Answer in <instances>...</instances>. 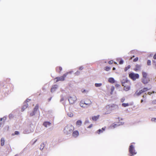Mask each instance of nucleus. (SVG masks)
Returning a JSON list of instances; mask_svg holds the SVG:
<instances>
[{
    "label": "nucleus",
    "mask_w": 156,
    "mask_h": 156,
    "mask_svg": "<svg viewBox=\"0 0 156 156\" xmlns=\"http://www.w3.org/2000/svg\"><path fill=\"white\" fill-rule=\"evenodd\" d=\"M113 63V61L112 60H111L109 61L108 63L110 64H112Z\"/></svg>",
    "instance_id": "obj_42"
},
{
    "label": "nucleus",
    "mask_w": 156,
    "mask_h": 156,
    "mask_svg": "<svg viewBox=\"0 0 156 156\" xmlns=\"http://www.w3.org/2000/svg\"><path fill=\"white\" fill-rule=\"evenodd\" d=\"M51 97L50 98H49V99H48V101H50L51 100Z\"/></svg>",
    "instance_id": "obj_55"
},
{
    "label": "nucleus",
    "mask_w": 156,
    "mask_h": 156,
    "mask_svg": "<svg viewBox=\"0 0 156 156\" xmlns=\"http://www.w3.org/2000/svg\"><path fill=\"white\" fill-rule=\"evenodd\" d=\"M80 73V72L79 71H77L75 73V74L76 75H79Z\"/></svg>",
    "instance_id": "obj_40"
},
{
    "label": "nucleus",
    "mask_w": 156,
    "mask_h": 156,
    "mask_svg": "<svg viewBox=\"0 0 156 156\" xmlns=\"http://www.w3.org/2000/svg\"><path fill=\"white\" fill-rule=\"evenodd\" d=\"M122 106L123 107H126L128 106H129V104L128 103H123L122 104Z\"/></svg>",
    "instance_id": "obj_26"
},
{
    "label": "nucleus",
    "mask_w": 156,
    "mask_h": 156,
    "mask_svg": "<svg viewBox=\"0 0 156 156\" xmlns=\"http://www.w3.org/2000/svg\"><path fill=\"white\" fill-rule=\"evenodd\" d=\"M3 121H2V119H0V127L1 126L2 124H3Z\"/></svg>",
    "instance_id": "obj_34"
},
{
    "label": "nucleus",
    "mask_w": 156,
    "mask_h": 156,
    "mask_svg": "<svg viewBox=\"0 0 156 156\" xmlns=\"http://www.w3.org/2000/svg\"><path fill=\"white\" fill-rule=\"evenodd\" d=\"M88 122H89L88 121H87V120H86V121H85V122H86V123H88Z\"/></svg>",
    "instance_id": "obj_58"
},
{
    "label": "nucleus",
    "mask_w": 156,
    "mask_h": 156,
    "mask_svg": "<svg viewBox=\"0 0 156 156\" xmlns=\"http://www.w3.org/2000/svg\"><path fill=\"white\" fill-rule=\"evenodd\" d=\"M155 93L154 91H153L152 93H152Z\"/></svg>",
    "instance_id": "obj_63"
},
{
    "label": "nucleus",
    "mask_w": 156,
    "mask_h": 156,
    "mask_svg": "<svg viewBox=\"0 0 156 156\" xmlns=\"http://www.w3.org/2000/svg\"><path fill=\"white\" fill-rule=\"evenodd\" d=\"M153 58L154 59H156V53L154 55L153 57Z\"/></svg>",
    "instance_id": "obj_47"
},
{
    "label": "nucleus",
    "mask_w": 156,
    "mask_h": 156,
    "mask_svg": "<svg viewBox=\"0 0 156 156\" xmlns=\"http://www.w3.org/2000/svg\"><path fill=\"white\" fill-rule=\"evenodd\" d=\"M64 100V98L63 97H62L60 100V101L61 102V101H63Z\"/></svg>",
    "instance_id": "obj_49"
},
{
    "label": "nucleus",
    "mask_w": 156,
    "mask_h": 156,
    "mask_svg": "<svg viewBox=\"0 0 156 156\" xmlns=\"http://www.w3.org/2000/svg\"><path fill=\"white\" fill-rule=\"evenodd\" d=\"M112 108L116 109L118 108V107L117 105L113 104H110L108 106H107L106 107V109H109L111 111L112 110H113V109Z\"/></svg>",
    "instance_id": "obj_7"
},
{
    "label": "nucleus",
    "mask_w": 156,
    "mask_h": 156,
    "mask_svg": "<svg viewBox=\"0 0 156 156\" xmlns=\"http://www.w3.org/2000/svg\"><path fill=\"white\" fill-rule=\"evenodd\" d=\"M125 98H122L121 99V101L122 102H124V101H125Z\"/></svg>",
    "instance_id": "obj_43"
},
{
    "label": "nucleus",
    "mask_w": 156,
    "mask_h": 156,
    "mask_svg": "<svg viewBox=\"0 0 156 156\" xmlns=\"http://www.w3.org/2000/svg\"><path fill=\"white\" fill-rule=\"evenodd\" d=\"M20 133L19 131H15V133H14V134H12V135H18Z\"/></svg>",
    "instance_id": "obj_32"
},
{
    "label": "nucleus",
    "mask_w": 156,
    "mask_h": 156,
    "mask_svg": "<svg viewBox=\"0 0 156 156\" xmlns=\"http://www.w3.org/2000/svg\"><path fill=\"white\" fill-rule=\"evenodd\" d=\"M146 95H143V98H144L145 97H146Z\"/></svg>",
    "instance_id": "obj_56"
},
{
    "label": "nucleus",
    "mask_w": 156,
    "mask_h": 156,
    "mask_svg": "<svg viewBox=\"0 0 156 156\" xmlns=\"http://www.w3.org/2000/svg\"><path fill=\"white\" fill-rule=\"evenodd\" d=\"M5 139L3 137L1 138V145L2 146H4L5 143Z\"/></svg>",
    "instance_id": "obj_20"
},
{
    "label": "nucleus",
    "mask_w": 156,
    "mask_h": 156,
    "mask_svg": "<svg viewBox=\"0 0 156 156\" xmlns=\"http://www.w3.org/2000/svg\"><path fill=\"white\" fill-rule=\"evenodd\" d=\"M138 57H136L135 58L133 59V62H136L138 60Z\"/></svg>",
    "instance_id": "obj_35"
},
{
    "label": "nucleus",
    "mask_w": 156,
    "mask_h": 156,
    "mask_svg": "<svg viewBox=\"0 0 156 156\" xmlns=\"http://www.w3.org/2000/svg\"><path fill=\"white\" fill-rule=\"evenodd\" d=\"M105 128H102L101 129V130H102V132L103 131H105Z\"/></svg>",
    "instance_id": "obj_50"
},
{
    "label": "nucleus",
    "mask_w": 156,
    "mask_h": 156,
    "mask_svg": "<svg viewBox=\"0 0 156 156\" xmlns=\"http://www.w3.org/2000/svg\"><path fill=\"white\" fill-rule=\"evenodd\" d=\"M128 80L127 79V78H125L123 80H121V82L122 86H124V84L128 83Z\"/></svg>",
    "instance_id": "obj_11"
},
{
    "label": "nucleus",
    "mask_w": 156,
    "mask_h": 156,
    "mask_svg": "<svg viewBox=\"0 0 156 156\" xmlns=\"http://www.w3.org/2000/svg\"><path fill=\"white\" fill-rule=\"evenodd\" d=\"M141 66L138 64L136 65L135 68L134 69V70L136 71L139 70L140 69Z\"/></svg>",
    "instance_id": "obj_15"
},
{
    "label": "nucleus",
    "mask_w": 156,
    "mask_h": 156,
    "mask_svg": "<svg viewBox=\"0 0 156 156\" xmlns=\"http://www.w3.org/2000/svg\"><path fill=\"white\" fill-rule=\"evenodd\" d=\"M143 99L141 100V102L142 103V102H143Z\"/></svg>",
    "instance_id": "obj_60"
},
{
    "label": "nucleus",
    "mask_w": 156,
    "mask_h": 156,
    "mask_svg": "<svg viewBox=\"0 0 156 156\" xmlns=\"http://www.w3.org/2000/svg\"><path fill=\"white\" fill-rule=\"evenodd\" d=\"M152 62H153V63H155V61L154 60H152Z\"/></svg>",
    "instance_id": "obj_59"
},
{
    "label": "nucleus",
    "mask_w": 156,
    "mask_h": 156,
    "mask_svg": "<svg viewBox=\"0 0 156 156\" xmlns=\"http://www.w3.org/2000/svg\"><path fill=\"white\" fill-rule=\"evenodd\" d=\"M62 68L61 67H57L56 68V70L57 72L60 73V71L62 70Z\"/></svg>",
    "instance_id": "obj_24"
},
{
    "label": "nucleus",
    "mask_w": 156,
    "mask_h": 156,
    "mask_svg": "<svg viewBox=\"0 0 156 156\" xmlns=\"http://www.w3.org/2000/svg\"><path fill=\"white\" fill-rule=\"evenodd\" d=\"M123 86L124 87V90L126 91H127L130 89V87L127 85L126 84H124V86Z\"/></svg>",
    "instance_id": "obj_16"
},
{
    "label": "nucleus",
    "mask_w": 156,
    "mask_h": 156,
    "mask_svg": "<svg viewBox=\"0 0 156 156\" xmlns=\"http://www.w3.org/2000/svg\"><path fill=\"white\" fill-rule=\"evenodd\" d=\"M73 136L75 137H77L79 135V132L77 131H75L73 133Z\"/></svg>",
    "instance_id": "obj_13"
},
{
    "label": "nucleus",
    "mask_w": 156,
    "mask_h": 156,
    "mask_svg": "<svg viewBox=\"0 0 156 156\" xmlns=\"http://www.w3.org/2000/svg\"><path fill=\"white\" fill-rule=\"evenodd\" d=\"M142 74L143 76V78H146L147 77V73L145 72H143L142 73Z\"/></svg>",
    "instance_id": "obj_21"
},
{
    "label": "nucleus",
    "mask_w": 156,
    "mask_h": 156,
    "mask_svg": "<svg viewBox=\"0 0 156 156\" xmlns=\"http://www.w3.org/2000/svg\"><path fill=\"white\" fill-rule=\"evenodd\" d=\"M45 145V144L43 142L40 145V149L41 150H42L44 149V147Z\"/></svg>",
    "instance_id": "obj_19"
},
{
    "label": "nucleus",
    "mask_w": 156,
    "mask_h": 156,
    "mask_svg": "<svg viewBox=\"0 0 156 156\" xmlns=\"http://www.w3.org/2000/svg\"><path fill=\"white\" fill-rule=\"evenodd\" d=\"M142 92H141V91L140 90L139 92H138V91H137L135 94H134V96H135L136 95H137V96H139L141 94Z\"/></svg>",
    "instance_id": "obj_23"
},
{
    "label": "nucleus",
    "mask_w": 156,
    "mask_h": 156,
    "mask_svg": "<svg viewBox=\"0 0 156 156\" xmlns=\"http://www.w3.org/2000/svg\"><path fill=\"white\" fill-rule=\"evenodd\" d=\"M129 77L133 80H135L136 79H138L139 78V75L137 73H131L129 74Z\"/></svg>",
    "instance_id": "obj_3"
},
{
    "label": "nucleus",
    "mask_w": 156,
    "mask_h": 156,
    "mask_svg": "<svg viewBox=\"0 0 156 156\" xmlns=\"http://www.w3.org/2000/svg\"><path fill=\"white\" fill-rule=\"evenodd\" d=\"M88 103H85V102L83 101H81L80 104V106L84 108H87V107L86 106H84V105H90L92 103L91 101L90 100H88Z\"/></svg>",
    "instance_id": "obj_4"
},
{
    "label": "nucleus",
    "mask_w": 156,
    "mask_h": 156,
    "mask_svg": "<svg viewBox=\"0 0 156 156\" xmlns=\"http://www.w3.org/2000/svg\"><path fill=\"white\" fill-rule=\"evenodd\" d=\"M115 67H113L112 69L113 70H115Z\"/></svg>",
    "instance_id": "obj_57"
},
{
    "label": "nucleus",
    "mask_w": 156,
    "mask_h": 156,
    "mask_svg": "<svg viewBox=\"0 0 156 156\" xmlns=\"http://www.w3.org/2000/svg\"><path fill=\"white\" fill-rule=\"evenodd\" d=\"M51 125V123L48 122H45L43 123V125L46 127L50 126Z\"/></svg>",
    "instance_id": "obj_12"
},
{
    "label": "nucleus",
    "mask_w": 156,
    "mask_h": 156,
    "mask_svg": "<svg viewBox=\"0 0 156 156\" xmlns=\"http://www.w3.org/2000/svg\"><path fill=\"white\" fill-rule=\"evenodd\" d=\"M58 86L57 85H54L53 86L51 89V92H54L55 89L57 88Z\"/></svg>",
    "instance_id": "obj_14"
},
{
    "label": "nucleus",
    "mask_w": 156,
    "mask_h": 156,
    "mask_svg": "<svg viewBox=\"0 0 156 156\" xmlns=\"http://www.w3.org/2000/svg\"><path fill=\"white\" fill-rule=\"evenodd\" d=\"M2 121L3 122L4 121H5L6 119V118L5 117H4L3 118H2Z\"/></svg>",
    "instance_id": "obj_45"
},
{
    "label": "nucleus",
    "mask_w": 156,
    "mask_h": 156,
    "mask_svg": "<svg viewBox=\"0 0 156 156\" xmlns=\"http://www.w3.org/2000/svg\"><path fill=\"white\" fill-rule=\"evenodd\" d=\"M30 99H27L23 103V106L22 110V111H23L28 106V104L27 103V102H28L29 101H30Z\"/></svg>",
    "instance_id": "obj_8"
},
{
    "label": "nucleus",
    "mask_w": 156,
    "mask_h": 156,
    "mask_svg": "<svg viewBox=\"0 0 156 156\" xmlns=\"http://www.w3.org/2000/svg\"><path fill=\"white\" fill-rule=\"evenodd\" d=\"M101 83H95V86L96 87H101L102 85Z\"/></svg>",
    "instance_id": "obj_27"
},
{
    "label": "nucleus",
    "mask_w": 156,
    "mask_h": 156,
    "mask_svg": "<svg viewBox=\"0 0 156 156\" xmlns=\"http://www.w3.org/2000/svg\"><path fill=\"white\" fill-rule=\"evenodd\" d=\"M148 89L147 88H144L142 90H141L140 91H141V92L142 93H143V92H145L146 91H147Z\"/></svg>",
    "instance_id": "obj_28"
},
{
    "label": "nucleus",
    "mask_w": 156,
    "mask_h": 156,
    "mask_svg": "<svg viewBox=\"0 0 156 156\" xmlns=\"http://www.w3.org/2000/svg\"><path fill=\"white\" fill-rule=\"evenodd\" d=\"M23 133H26V131H23Z\"/></svg>",
    "instance_id": "obj_61"
},
{
    "label": "nucleus",
    "mask_w": 156,
    "mask_h": 156,
    "mask_svg": "<svg viewBox=\"0 0 156 156\" xmlns=\"http://www.w3.org/2000/svg\"><path fill=\"white\" fill-rule=\"evenodd\" d=\"M88 100H89V99H88V100H86V101L85 102V103H88V102H88Z\"/></svg>",
    "instance_id": "obj_54"
},
{
    "label": "nucleus",
    "mask_w": 156,
    "mask_h": 156,
    "mask_svg": "<svg viewBox=\"0 0 156 156\" xmlns=\"http://www.w3.org/2000/svg\"><path fill=\"white\" fill-rule=\"evenodd\" d=\"M121 124L119 123H118L117 124L115 123H114L112 124L110 127L109 128L110 129H114L115 127L120 126Z\"/></svg>",
    "instance_id": "obj_10"
},
{
    "label": "nucleus",
    "mask_w": 156,
    "mask_h": 156,
    "mask_svg": "<svg viewBox=\"0 0 156 156\" xmlns=\"http://www.w3.org/2000/svg\"><path fill=\"white\" fill-rule=\"evenodd\" d=\"M150 81V79L149 78L147 77L145 78H142L141 79L142 82L144 84H146L147 83Z\"/></svg>",
    "instance_id": "obj_9"
},
{
    "label": "nucleus",
    "mask_w": 156,
    "mask_h": 156,
    "mask_svg": "<svg viewBox=\"0 0 156 156\" xmlns=\"http://www.w3.org/2000/svg\"><path fill=\"white\" fill-rule=\"evenodd\" d=\"M73 72V71H69V72H67V73H68V74H69V73H71Z\"/></svg>",
    "instance_id": "obj_52"
},
{
    "label": "nucleus",
    "mask_w": 156,
    "mask_h": 156,
    "mask_svg": "<svg viewBox=\"0 0 156 156\" xmlns=\"http://www.w3.org/2000/svg\"><path fill=\"white\" fill-rule=\"evenodd\" d=\"M73 129L74 127L72 125H68L65 127L63 132L66 134L69 135L72 133Z\"/></svg>",
    "instance_id": "obj_1"
},
{
    "label": "nucleus",
    "mask_w": 156,
    "mask_h": 156,
    "mask_svg": "<svg viewBox=\"0 0 156 156\" xmlns=\"http://www.w3.org/2000/svg\"><path fill=\"white\" fill-rule=\"evenodd\" d=\"M92 126V124H91L88 127V128H91Z\"/></svg>",
    "instance_id": "obj_46"
},
{
    "label": "nucleus",
    "mask_w": 156,
    "mask_h": 156,
    "mask_svg": "<svg viewBox=\"0 0 156 156\" xmlns=\"http://www.w3.org/2000/svg\"><path fill=\"white\" fill-rule=\"evenodd\" d=\"M147 65L148 66H150L151 65V61L150 60H147Z\"/></svg>",
    "instance_id": "obj_31"
},
{
    "label": "nucleus",
    "mask_w": 156,
    "mask_h": 156,
    "mask_svg": "<svg viewBox=\"0 0 156 156\" xmlns=\"http://www.w3.org/2000/svg\"><path fill=\"white\" fill-rule=\"evenodd\" d=\"M114 87H113L111 89V92H113V91L114 90Z\"/></svg>",
    "instance_id": "obj_48"
},
{
    "label": "nucleus",
    "mask_w": 156,
    "mask_h": 156,
    "mask_svg": "<svg viewBox=\"0 0 156 156\" xmlns=\"http://www.w3.org/2000/svg\"><path fill=\"white\" fill-rule=\"evenodd\" d=\"M70 117H72L73 116V114L72 112L68 113L67 114Z\"/></svg>",
    "instance_id": "obj_29"
},
{
    "label": "nucleus",
    "mask_w": 156,
    "mask_h": 156,
    "mask_svg": "<svg viewBox=\"0 0 156 156\" xmlns=\"http://www.w3.org/2000/svg\"><path fill=\"white\" fill-rule=\"evenodd\" d=\"M82 123V122L80 120H78V121H77L76 122V125H78L79 126H80L81 125Z\"/></svg>",
    "instance_id": "obj_25"
},
{
    "label": "nucleus",
    "mask_w": 156,
    "mask_h": 156,
    "mask_svg": "<svg viewBox=\"0 0 156 156\" xmlns=\"http://www.w3.org/2000/svg\"><path fill=\"white\" fill-rule=\"evenodd\" d=\"M38 109V105L37 104L35 106V108L34 109V110L33 111V112L35 113V114L36 113Z\"/></svg>",
    "instance_id": "obj_17"
},
{
    "label": "nucleus",
    "mask_w": 156,
    "mask_h": 156,
    "mask_svg": "<svg viewBox=\"0 0 156 156\" xmlns=\"http://www.w3.org/2000/svg\"><path fill=\"white\" fill-rule=\"evenodd\" d=\"M68 74V73H66L64 74L62 76L59 77H57L56 79H57L56 82L59 81H63L65 80V78L66 77L67 75Z\"/></svg>",
    "instance_id": "obj_6"
},
{
    "label": "nucleus",
    "mask_w": 156,
    "mask_h": 156,
    "mask_svg": "<svg viewBox=\"0 0 156 156\" xmlns=\"http://www.w3.org/2000/svg\"><path fill=\"white\" fill-rule=\"evenodd\" d=\"M35 114V113H34L33 112H31L30 113V115L31 116H33Z\"/></svg>",
    "instance_id": "obj_38"
},
{
    "label": "nucleus",
    "mask_w": 156,
    "mask_h": 156,
    "mask_svg": "<svg viewBox=\"0 0 156 156\" xmlns=\"http://www.w3.org/2000/svg\"><path fill=\"white\" fill-rule=\"evenodd\" d=\"M148 94L150 95H151V94H152V93L150 92H148Z\"/></svg>",
    "instance_id": "obj_53"
},
{
    "label": "nucleus",
    "mask_w": 156,
    "mask_h": 156,
    "mask_svg": "<svg viewBox=\"0 0 156 156\" xmlns=\"http://www.w3.org/2000/svg\"><path fill=\"white\" fill-rule=\"evenodd\" d=\"M130 68V66L128 65L127 67H125V71H126L127 70L129 69Z\"/></svg>",
    "instance_id": "obj_30"
},
{
    "label": "nucleus",
    "mask_w": 156,
    "mask_h": 156,
    "mask_svg": "<svg viewBox=\"0 0 156 156\" xmlns=\"http://www.w3.org/2000/svg\"><path fill=\"white\" fill-rule=\"evenodd\" d=\"M129 151L130 154L129 155L130 156H132L136 154L134 147L132 144H131L129 147Z\"/></svg>",
    "instance_id": "obj_2"
},
{
    "label": "nucleus",
    "mask_w": 156,
    "mask_h": 156,
    "mask_svg": "<svg viewBox=\"0 0 156 156\" xmlns=\"http://www.w3.org/2000/svg\"><path fill=\"white\" fill-rule=\"evenodd\" d=\"M99 117V115H98L96 116H94L92 117V119L94 121H96L97 120Z\"/></svg>",
    "instance_id": "obj_22"
},
{
    "label": "nucleus",
    "mask_w": 156,
    "mask_h": 156,
    "mask_svg": "<svg viewBox=\"0 0 156 156\" xmlns=\"http://www.w3.org/2000/svg\"><path fill=\"white\" fill-rule=\"evenodd\" d=\"M119 86V85H118V84H116V86H117V87H118V86Z\"/></svg>",
    "instance_id": "obj_62"
},
{
    "label": "nucleus",
    "mask_w": 156,
    "mask_h": 156,
    "mask_svg": "<svg viewBox=\"0 0 156 156\" xmlns=\"http://www.w3.org/2000/svg\"><path fill=\"white\" fill-rule=\"evenodd\" d=\"M101 132H102V130L101 129H99L97 131V133L98 134L100 133Z\"/></svg>",
    "instance_id": "obj_37"
},
{
    "label": "nucleus",
    "mask_w": 156,
    "mask_h": 156,
    "mask_svg": "<svg viewBox=\"0 0 156 156\" xmlns=\"http://www.w3.org/2000/svg\"><path fill=\"white\" fill-rule=\"evenodd\" d=\"M110 69V68L109 67L106 66L105 67V69L106 71H108Z\"/></svg>",
    "instance_id": "obj_33"
},
{
    "label": "nucleus",
    "mask_w": 156,
    "mask_h": 156,
    "mask_svg": "<svg viewBox=\"0 0 156 156\" xmlns=\"http://www.w3.org/2000/svg\"><path fill=\"white\" fill-rule=\"evenodd\" d=\"M83 66H81L80 67L79 69L80 70H82L83 69Z\"/></svg>",
    "instance_id": "obj_44"
},
{
    "label": "nucleus",
    "mask_w": 156,
    "mask_h": 156,
    "mask_svg": "<svg viewBox=\"0 0 156 156\" xmlns=\"http://www.w3.org/2000/svg\"><path fill=\"white\" fill-rule=\"evenodd\" d=\"M151 121L154 122H156V118H152L151 119Z\"/></svg>",
    "instance_id": "obj_36"
},
{
    "label": "nucleus",
    "mask_w": 156,
    "mask_h": 156,
    "mask_svg": "<svg viewBox=\"0 0 156 156\" xmlns=\"http://www.w3.org/2000/svg\"><path fill=\"white\" fill-rule=\"evenodd\" d=\"M14 156H18V155L16 154Z\"/></svg>",
    "instance_id": "obj_64"
},
{
    "label": "nucleus",
    "mask_w": 156,
    "mask_h": 156,
    "mask_svg": "<svg viewBox=\"0 0 156 156\" xmlns=\"http://www.w3.org/2000/svg\"><path fill=\"white\" fill-rule=\"evenodd\" d=\"M123 61L122 60H121L119 62V64H122L123 63Z\"/></svg>",
    "instance_id": "obj_41"
},
{
    "label": "nucleus",
    "mask_w": 156,
    "mask_h": 156,
    "mask_svg": "<svg viewBox=\"0 0 156 156\" xmlns=\"http://www.w3.org/2000/svg\"><path fill=\"white\" fill-rule=\"evenodd\" d=\"M69 102L70 104H74L77 100L76 97L75 96H70L68 99Z\"/></svg>",
    "instance_id": "obj_5"
},
{
    "label": "nucleus",
    "mask_w": 156,
    "mask_h": 156,
    "mask_svg": "<svg viewBox=\"0 0 156 156\" xmlns=\"http://www.w3.org/2000/svg\"><path fill=\"white\" fill-rule=\"evenodd\" d=\"M108 81L109 82L111 83H114L115 82L114 79L112 77H110L109 78Z\"/></svg>",
    "instance_id": "obj_18"
},
{
    "label": "nucleus",
    "mask_w": 156,
    "mask_h": 156,
    "mask_svg": "<svg viewBox=\"0 0 156 156\" xmlns=\"http://www.w3.org/2000/svg\"><path fill=\"white\" fill-rule=\"evenodd\" d=\"M35 114V113H34L33 112H31L30 113V115L31 116H33Z\"/></svg>",
    "instance_id": "obj_39"
},
{
    "label": "nucleus",
    "mask_w": 156,
    "mask_h": 156,
    "mask_svg": "<svg viewBox=\"0 0 156 156\" xmlns=\"http://www.w3.org/2000/svg\"><path fill=\"white\" fill-rule=\"evenodd\" d=\"M37 139H36L35 141H34V142L32 144V145H34L35 144V143L37 141Z\"/></svg>",
    "instance_id": "obj_51"
}]
</instances>
